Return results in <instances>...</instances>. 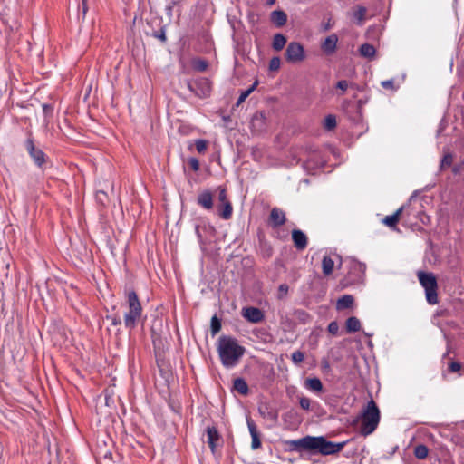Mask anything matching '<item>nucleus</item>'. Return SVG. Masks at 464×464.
Returning <instances> with one entry per match:
<instances>
[{
	"label": "nucleus",
	"mask_w": 464,
	"mask_h": 464,
	"mask_svg": "<svg viewBox=\"0 0 464 464\" xmlns=\"http://www.w3.org/2000/svg\"><path fill=\"white\" fill-rule=\"evenodd\" d=\"M217 350L222 365L227 369L237 366L246 353V348L235 337L228 335L218 338Z\"/></svg>",
	"instance_id": "f257e3e1"
},
{
	"label": "nucleus",
	"mask_w": 464,
	"mask_h": 464,
	"mask_svg": "<svg viewBox=\"0 0 464 464\" xmlns=\"http://www.w3.org/2000/svg\"><path fill=\"white\" fill-rule=\"evenodd\" d=\"M125 296L128 304V311L123 315V321L125 327L130 332L141 319L143 309L134 289H126Z\"/></svg>",
	"instance_id": "f03ea898"
},
{
	"label": "nucleus",
	"mask_w": 464,
	"mask_h": 464,
	"mask_svg": "<svg viewBox=\"0 0 464 464\" xmlns=\"http://www.w3.org/2000/svg\"><path fill=\"white\" fill-rule=\"evenodd\" d=\"M381 419L380 410L373 400L367 402L361 417L360 433L366 437L378 427Z\"/></svg>",
	"instance_id": "7ed1b4c3"
},
{
	"label": "nucleus",
	"mask_w": 464,
	"mask_h": 464,
	"mask_svg": "<svg viewBox=\"0 0 464 464\" xmlns=\"http://www.w3.org/2000/svg\"><path fill=\"white\" fill-rule=\"evenodd\" d=\"M349 440L333 442L324 436H312L311 452L319 453L323 456L334 455L339 453Z\"/></svg>",
	"instance_id": "20e7f679"
},
{
	"label": "nucleus",
	"mask_w": 464,
	"mask_h": 464,
	"mask_svg": "<svg viewBox=\"0 0 464 464\" xmlns=\"http://www.w3.org/2000/svg\"><path fill=\"white\" fill-rule=\"evenodd\" d=\"M417 276L420 285L425 290L428 304H437L439 303L438 282L434 274L431 272L418 271Z\"/></svg>",
	"instance_id": "39448f33"
},
{
	"label": "nucleus",
	"mask_w": 464,
	"mask_h": 464,
	"mask_svg": "<svg viewBox=\"0 0 464 464\" xmlns=\"http://www.w3.org/2000/svg\"><path fill=\"white\" fill-rule=\"evenodd\" d=\"M285 58L289 63H300L306 58L304 45L298 42H290L285 49Z\"/></svg>",
	"instance_id": "423d86ee"
},
{
	"label": "nucleus",
	"mask_w": 464,
	"mask_h": 464,
	"mask_svg": "<svg viewBox=\"0 0 464 464\" xmlns=\"http://www.w3.org/2000/svg\"><path fill=\"white\" fill-rule=\"evenodd\" d=\"M188 90L198 98H207L211 92V82L208 78L201 77L192 82H188Z\"/></svg>",
	"instance_id": "0eeeda50"
},
{
	"label": "nucleus",
	"mask_w": 464,
	"mask_h": 464,
	"mask_svg": "<svg viewBox=\"0 0 464 464\" xmlns=\"http://www.w3.org/2000/svg\"><path fill=\"white\" fill-rule=\"evenodd\" d=\"M365 269L366 266L364 264L356 260H350L348 276L345 278V285H352L361 282L364 276Z\"/></svg>",
	"instance_id": "6e6552de"
},
{
	"label": "nucleus",
	"mask_w": 464,
	"mask_h": 464,
	"mask_svg": "<svg viewBox=\"0 0 464 464\" xmlns=\"http://www.w3.org/2000/svg\"><path fill=\"white\" fill-rule=\"evenodd\" d=\"M24 146L34 164L42 168L46 162V155L41 149L35 147L31 134L25 140Z\"/></svg>",
	"instance_id": "1a4fd4ad"
},
{
	"label": "nucleus",
	"mask_w": 464,
	"mask_h": 464,
	"mask_svg": "<svg viewBox=\"0 0 464 464\" xmlns=\"http://www.w3.org/2000/svg\"><path fill=\"white\" fill-rule=\"evenodd\" d=\"M242 316L252 324L261 323L265 319L264 312L254 306H246L242 309Z\"/></svg>",
	"instance_id": "9d476101"
},
{
	"label": "nucleus",
	"mask_w": 464,
	"mask_h": 464,
	"mask_svg": "<svg viewBox=\"0 0 464 464\" xmlns=\"http://www.w3.org/2000/svg\"><path fill=\"white\" fill-rule=\"evenodd\" d=\"M291 451L307 450L311 452L312 436L286 441Z\"/></svg>",
	"instance_id": "9b49d317"
},
{
	"label": "nucleus",
	"mask_w": 464,
	"mask_h": 464,
	"mask_svg": "<svg viewBox=\"0 0 464 464\" xmlns=\"http://www.w3.org/2000/svg\"><path fill=\"white\" fill-rule=\"evenodd\" d=\"M338 36L336 34L328 35L321 44V50L326 55L334 53L337 48Z\"/></svg>",
	"instance_id": "f8f14e48"
},
{
	"label": "nucleus",
	"mask_w": 464,
	"mask_h": 464,
	"mask_svg": "<svg viewBox=\"0 0 464 464\" xmlns=\"http://www.w3.org/2000/svg\"><path fill=\"white\" fill-rule=\"evenodd\" d=\"M197 204L206 210L213 208V194L210 190H203L198 195Z\"/></svg>",
	"instance_id": "ddd939ff"
},
{
	"label": "nucleus",
	"mask_w": 464,
	"mask_h": 464,
	"mask_svg": "<svg viewBox=\"0 0 464 464\" xmlns=\"http://www.w3.org/2000/svg\"><path fill=\"white\" fill-rule=\"evenodd\" d=\"M286 218L283 210L277 208H272L269 215V224L273 227H278L285 223Z\"/></svg>",
	"instance_id": "4468645a"
},
{
	"label": "nucleus",
	"mask_w": 464,
	"mask_h": 464,
	"mask_svg": "<svg viewBox=\"0 0 464 464\" xmlns=\"http://www.w3.org/2000/svg\"><path fill=\"white\" fill-rule=\"evenodd\" d=\"M292 239L294 246L297 250H304L306 248L308 244V238L306 235L300 229H294L292 231Z\"/></svg>",
	"instance_id": "2eb2a0df"
},
{
	"label": "nucleus",
	"mask_w": 464,
	"mask_h": 464,
	"mask_svg": "<svg viewBox=\"0 0 464 464\" xmlns=\"http://www.w3.org/2000/svg\"><path fill=\"white\" fill-rule=\"evenodd\" d=\"M206 433L208 437L207 443L208 444L211 451L215 452L217 443L220 440L219 432L215 426H208Z\"/></svg>",
	"instance_id": "dca6fc26"
},
{
	"label": "nucleus",
	"mask_w": 464,
	"mask_h": 464,
	"mask_svg": "<svg viewBox=\"0 0 464 464\" xmlns=\"http://www.w3.org/2000/svg\"><path fill=\"white\" fill-rule=\"evenodd\" d=\"M405 210V206H401V208H399L394 214L392 215H390V216H386L383 219H382V223L384 225H386L388 227L392 228V229H394L396 228V226L400 220V217L402 215V213L404 212Z\"/></svg>",
	"instance_id": "f3484780"
},
{
	"label": "nucleus",
	"mask_w": 464,
	"mask_h": 464,
	"mask_svg": "<svg viewBox=\"0 0 464 464\" xmlns=\"http://www.w3.org/2000/svg\"><path fill=\"white\" fill-rule=\"evenodd\" d=\"M247 426L252 439L251 448L252 450H257L261 447V440L256 425L252 420H247Z\"/></svg>",
	"instance_id": "a211bd4d"
},
{
	"label": "nucleus",
	"mask_w": 464,
	"mask_h": 464,
	"mask_svg": "<svg viewBox=\"0 0 464 464\" xmlns=\"http://www.w3.org/2000/svg\"><path fill=\"white\" fill-rule=\"evenodd\" d=\"M270 21L277 27H283L287 22V14L283 10H275L270 14Z\"/></svg>",
	"instance_id": "6ab92c4d"
},
{
	"label": "nucleus",
	"mask_w": 464,
	"mask_h": 464,
	"mask_svg": "<svg viewBox=\"0 0 464 464\" xmlns=\"http://www.w3.org/2000/svg\"><path fill=\"white\" fill-rule=\"evenodd\" d=\"M304 386L315 393H321L324 391V386L321 380L317 377L307 378L304 381Z\"/></svg>",
	"instance_id": "aec40b11"
},
{
	"label": "nucleus",
	"mask_w": 464,
	"mask_h": 464,
	"mask_svg": "<svg viewBox=\"0 0 464 464\" xmlns=\"http://www.w3.org/2000/svg\"><path fill=\"white\" fill-rule=\"evenodd\" d=\"M218 214L221 218L225 220L230 219L233 214V207L231 202H225L224 204H219L218 206Z\"/></svg>",
	"instance_id": "412c9836"
},
{
	"label": "nucleus",
	"mask_w": 464,
	"mask_h": 464,
	"mask_svg": "<svg viewBox=\"0 0 464 464\" xmlns=\"http://www.w3.org/2000/svg\"><path fill=\"white\" fill-rule=\"evenodd\" d=\"M286 43H287V38L285 35H284L283 34H280V33L276 34L273 37L272 48L276 52H280L281 50L284 49Z\"/></svg>",
	"instance_id": "4be33fe9"
},
{
	"label": "nucleus",
	"mask_w": 464,
	"mask_h": 464,
	"mask_svg": "<svg viewBox=\"0 0 464 464\" xmlns=\"http://www.w3.org/2000/svg\"><path fill=\"white\" fill-rule=\"evenodd\" d=\"M233 389L235 391H237L238 393H240L241 395H245V396L247 395L248 392H249L248 385H247L246 380L241 377H237L234 380Z\"/></svg>",
	"instance_id": "5701e85b"
},
{
	"label": "nucleus",
	"mask_w": 464,
	"mask_h": 464,
	"mask_svg": "<svg viewBox=\"0 0 464 464\" xmlns=\"http://www.w3.org/2000/svg\"><path fill=\"white\" fill-rule=\"evenodd\" d=\"M354 298L351 295H344L337 300L336 309L344 310L351 308L353 304Z\"/></svg>",
	"instance_id": "b1692460"
},
{
	"label": "nucleus",
	"mask_w": 464,
	"mask_h": 464,
	"mask_svg": "<svg viewBox=\"0 0 464 464\" xmlns=\"http://www.w3.org/2000/svg\"><path fill=\"white\" fill-rule=\"evenodd\" d=\"M346 331L349 334L356 333L361 329V322L355 316L349 317L345 322Z\"/></svg>",
	"instance_id": "393cba45"
},
{
	"label": "nucleus",
	"mask_w": 464,
	"mask_h": 464,
	"mask_svg": "<svg viewBox=\"0 0 464 464\" xmlns=\"http://www.w3.org/2000/svg\"><path fill=\"white\" fill-rule=\"evenodd\" d=\"M334 261L329 256H324L322 260L323 274L325 276H330L334 271Z\"/></svg>",
	"instance_id": "a878e982"
},
{
	"label": "nucleus",
	"mask_w": 464,
	"mask_h": 464,
	"mask_svg": "<svg viewBox=\"0 0 464 464\" xmlns=\"http://www.w3.org/2000/svg\"><path fill=\"white\" fill-rule=\"evenodd\" d=\"M360 54L365 58H372L375 55L376 50L372 44H363L359 49Z\"/></svg>",
	"instance_id": "bb28decb"
},
{
	"label": "nucleus",
	"mask_w": 464,
	"mask_h": 464,
	"mask_svg": "<svg viewBox=\"0 0 464 464\" xmlns=\"http://www.w3.org/2000/svg\"><path fill=\"white\" fill-rule=\"evenodd\" d=\"M259 412L263 417L267 418L273 421H276L278 419L277 411L270 409L267 405H266L264 408H259Z\"/></svg>",
	"instance_id": "cd10ccee"
},
{
	"label": "nucleus",
	"mask_w": 464,
	"mask_h": 464,
	"mask_svg": "<svg viewBox=\"0 0 464 464\" xmlns=\"http://www.w3.org/2000/svg\"><path fill=\"white\" fill-rule=\"evenodd\" d=\"M258 84V82L256 81L246 91L241 92L236 105L239 106L241 103H243L246 99L256 90V86Z\"/></svg>",
	"instance_id": "c85d7f7f"
},
{
	"label": "nucleus",
	"mask_w": 464,
	"mask_h": 464,
	"mask_svg": "<svg viewBox=\"0 0 464 464\" xmlns=\"http://www.w3.org/2000/svg\"><path fill=\"white\" fill-rule=\"evenodd\" d=\"M221 320L217 316V314L213 315L210 321V331L212 336H215L221 330Z\"/></svg>",
	"instance_id": "c756f323"
},
{
	"label": "nucleus",
	"mask_w": 464,
	"mask_h": 464,
	"mask_svg": "<svg viewBox=\"0 0 464 464\" xmlns=\"http://www.w3.org/2000/svg\"><path fill=\"white\" fill-rule=\"evenodd\" d=\"M429 454V449L424 444H419L414 449V456L419 459H424Z\"/></svg>",
	"instance_id": "7c9ffc66"
},
{
	"label": "nucleus",
	"mask_w": 464,
	"mask_h": 464,
	"mask_svg": "<svg viewBox=\"0 0 464 464\" xmlns=\"http://www.w3.org/2000/svg\"><path fill=\"white\" fill-rule=\"evenodd\" d=\"M336 118L333 114H329L324 118V127L327 130H332L336 127Z\"/></svg>",
	"instance_id": "2f4dec72"
},
{
	"label": "nucleus",
	"mask_w": 464,
	"mask_h": 464,
	"mask_svg": "<svg viewBox=\"0 0 464 464\" xmlns=\"http://www.w3.org/2000/svg\"><path fill=\"white\" fill-rule=\"evenodd\" d=\"M208 62L203 59H197L193 62L194 68L198 72H204L208 68Z\"/></svg>",
	"instance_id": "473e14b6"
},
{
	"label": "nucleus",
	"mask_w": 464,
	"mask_h": 464,
	"mask_svg": "<svg viewBox=\"0 0 464 464\" xmlns=\"http://www.w3.org/2000/svg\"><path fill=\"white\" fill-rule=\"evenodd\" d=\"M218 201L220 204H224L225 202H230L227 198V189L225 187L219 186L218 188Z\"/></svg>",
	"instance_id": "72a5a7b5"
},
{
	"label": "nucleus",
	"mask_w": 464,
	"mask_h": 464,
	"mask_svg": "<svg viewBox=\"0 0 464 464\" xmlns=\"http://www.w3.org/2000/svg\"><path fill=\"white\" fill-rule=\"evenodd\" d=\"M195 146L198 153H203L207 150L208 141L206 140L198 139L195 141Z\"/></svg>",
	"instance_id": "f704fd0d"
},
{
	"label": "nucleus",
	"mask_w": 464,
	"mask_h": 464,
	"mask_svg": "<svg viewBox=\"0 0 464 464\" xmlns=\"http://www.w3.org/2000/svg\"><path fill=\"white\" fill-rule=\"evenodd\" d=\"M291 359L295 364L301 363L304 360V353L299 350L295 351L292 353Z\"/></svg>",
	"instance_id": "c9c22d12"
},
{
	"label": "nucleus",
	"mask_w": 464,
	"mask_h": 464,
	"mask_svg": "<svg viewBox=\"0 0 464 464\" xmlns=\"http://www.w3.org/2000/svg\"><path fill=\"white\" fill-rule=\"evenodd\" d=\"M311 404H312V401L309 398L304 397V396L299 398V405L303 410L310 411Z\"/></svg>",
	"instance_id": "e433bc0d"
},
{
	"label": "nucleus",
	"mask_w": 464,
	"mask_h": 464,
	"mask_svg": "<svg viewBox=\"0 0 464 464\" xmlns=\"http://www.w3.org/2000/svg\"><path fill=\"white\" fill-rule=\"evenodd\" d=\"M281 60L280 57L275 56L272 57L269 61V70L270 71H277L280 68Z\"/></svg>",
	"instance_id": "4c0bfd02"
},
{
	"label": "nucleus",
	"mask_w": 464,
	"mask_h": 464,
	"mask_svg": "<svg viewBox=\"0 0 464 464\" xmlns=\"http://www.w3.org/2000/svg\"><path fill=\"white\" fill-rule=\"evenodd\" d=\"M261 253L264 257L269 258L273 255V248L270 245L265 243L261 246Z\"/></svg>",
	"instance_id": "58836bf2"
},
{
	"label": "nucleus",
	"mask_w": 464,
	"mask_h": 464,
	"mask_svg": "<svg viewBox=\"0 0 464 464\" xmlns=\"http://www.w3.org/2000/svg\"><path fill=\"white\" fill-rule=\"evenodd\" d=\"M453 163V156L451 153H446L441 160V168L450 167Z\"/></svg>",
	"instance_id": "ea45409f"
},
{
	"label": "nucleus",
	"mask_w": 464,
	"mask_h": 464,
	"mask_svg": "<svg viewBox=\"0 0 464 464\" xmlns=\"http://www.w3.org/2000/svg\"><path fill=\"white\" fill-rule=\"evenodd\" d=\"M288 290H289V287L286 284L280 285L278 287L277 298L280 300L284 299L286 296V295L288 294Z\"/></svg>",
	"instance_id": "a19ab883"
},
{
	"label": "nucleus",
	"mask_w": 464,
	"mask_h": 464,
	"mask_svg": "<svg viewBox=\"0 0 464 464\" xmlns=\"http://www.w3.org/2000/svg\"><path fill=\"white\" fill-rule=\"evenodd\" d=\"M9 264L4 258L0 260V276H7Z\"/></svg>",
	"instance_id": "79ce46f5"
},
{
	"label": "nucleus",
	"mask_w": 464,
	"mask_h": 464,
	"mask_svg": "<svg viewBox=\"0 0 464 464\" xmlns=\"http://www.w3.org/2000/svg\"><path fill=\"white\" fill-rule=\"evenodd\" d=\"M153 36L160 40L162 43H166L167 41L166 30L164 27H161L159 31L154 32Z\"/></svg>",
	"instance_id": "37998d69"
},
{
	"label": "nucleus",
	"mask_w": 464,
	"mask_h": 464,
	"mask_svg": "<svg viewBox=\"0 0 464 464\" xmlns=\"http://www.w3.org/2000/svg\"><path fill=\"white\" fill-rule=\"evenodd\" d=\"M327 330L332 335H337L339 333L338 323L336 321L331 322L327 326Z\"/></svg>",
	"instance_id": "c03bdc74"
},
{
	"label": "nucleus",
	"mask_w": 464,
	"mask_h": 464,
	"mask_svg": "<svg viewBox=\"0 0 464 464\" xmlns=\"http://www.w3.org/2000/svg\"><path fill=\"white\" fill-rule=\"evenodd\" d=\"M43 112L45 118H51L53 112V107L51 104H43Z\"/></svg>",
	"instance_id": "a18cd8bd"
},
{
	"label": "nucleus",
	"mask_w": 464,
	"mask_h": 464,
	"mask_svg": "<svg viewBox=\"0 0 464 464\" xmlns=\"http://www.w3.org/2000/svg\"><path fill=\"white\" fill-rule=\"evenodd\" d=\"M107 320H111V324L113 326H118L121 324V319L118 314L115 315H107Z\"/></svg>",
	"instance_id": "49530a36"
},
{
	"label": "nucleus",
	"mask_w": 464,
	"mask_h": 464,
	"mask_svg": "<svg viewBox=\"0 0 464 464\" xmlns=\"http://www.w3.org/2000/svg\"><path fill=\"white\" fill-rule=\"evenodd\" d=\"M188 164L194 171H198L199 169L200 164L198 159L194 157L189 158Z\"/></svg>",
	"instance_id": "de8ad7c7"
},
{
	"label": "nucleus",
	"mask_w": 464,
	"mask_h": 464,
	"mask_svg": "<svg viewBox=\"0 0 464 464\" xmlns=\"http://www.w3.org/2000/svg\"><path fill=\"white\" fill-rule=\"evenodd\" d=\"M366 14V8L363 6H360L356 13L354 14V16L359 21H362L364 19V16Z\"/></svg>",
	"instance_id": "09e8293b"
},
{
	"label": "nucleus",
	"mask_w": 464,
	"mask_h": 464,
	"mask_svg": "<svg viewBox=\"0 0 464 464\" xmlns=\"http://www.w3.org/2000/svg\"><path fill=\"white\" fill-rule=\"evenodd\" d=\"M461 369V364L459 362H451L449 363V371L451 372H457Z\"/></svg>",
	"instance_id": "8fccbe9b"
},
{
	"label": "nucleus",
	"mask_w": 464,
	"mask_h": 464,
	"mask_svg": "<svg viewBox=\"0 0 464 464\" xmlns=\"http://www.w3.org/2000/svg\"><path fill=\"white\" fill-rule=\"evenodd\" d=\"M349 85L350 84L346 80H341L336 83V88L344 92L348 89Z\"/></svg>",
	"instance_id": "3c124183"
},
{
	"label": "nucleus",
	"mask_w": 464,
	"mask_h": 464,
	"mask_svg": "<svg viewBox=\"0 0 464 464\" xmlns=\"http://www.w3.org/2000/svg\"><path fill=\"white\" fill-rule=\"evenodd\" d=\"M334 26L332 18H328L326 22H324L321 25L323 32L329 31Z\"/></svg>",
	"instance_id": "603ef678"
},
{
	"label": "nucleus",
	"mask_w": 464,
	"mask_h": 464,
	"mask_svg": "<svg viewBox=\"0 0 464 464\" xmlns=\"http://www.w3.org/2000/svg\"><path fill=\"white\" fill-rule=\"evenodd\" d=\"M195 233H196V235H197V237H198V242H199L201 245H204V244H205V242H204V239H203V236H202V234H201V232H200V227H199L198 225H197V226L195 227Z\"/></svg>",
	"instance_id": "864d4df0"
},
{
	"label": "nucleus",
	"mask_w": 464,
	"mask_h": 464,
	"mask_svg": "<svg viewBox=\"0 0 464 464\" xmlns=\"http://www.w3.org/2000/svg\"><path fill=\"white\" fill-rule=\"evenodd\" d=\"M382 86L384 89H393L394 82L392 80H386V81L382 82Z\"/></svg>",
	"instance_id": "5fc2aeb1"
},
{
	"label": "nucleus",
	"mask_w": 464,
	"mask_h": 464,
	"mask_svg": "<svg viewBox=\"0 0 464 464\" xmlns=\"http://www.w3.org/2000/svg\"><path fill=\"white\" fill-rule=\"evenodd\" d=\"M175 6H171V5L169 3L168 5L166 6V14L169 16V17H171L172 16V13H173V8Z\"/></svg>",
	"instance_id": "6e6d98bb"
},
{
	"label": "nucleus",
	"mask_w": 464,
	"mask_h": 464,
	"mask_svg": "<svg viewBox=\"0 0 464 464\" xmlns=\"http://www.w3.org/2000/svg\"><path fill=\"white\" fill-rule=\"evenodd\" d=\"M182 2V0H169V4L171 5V6H177L179 5L180 3Z\"/></svg>",
	"instance_id": "4d7b16f0"
},
{
	"label": "nucleus",
	"mask_w": 464,
	"mask_h": 464,
	"mask_svg": "<svg viewBox=\"0 0 464 464\" xmlns=\"http://www.w3.org/2000/svg\"><path fill=\"white\" fill-rule=\"evenodd\" d=\"M276 0H267L268 5H273L276 3Z\"/></svg>",
	"instance_id": "13d9d810"
},
{
	"label": "nucleus",
	"mask_w": 464,
	"mask_h": 464,
	"mask_svg": "<svg viewBox=\"0 0 464 464\" xmlns=\"http://www.w3.org/2000/svg\"><path fill=\"white\" fill-rule=\"evenodd\" d=\"M82 9H83V13H86L87 11V6H86V2H82Z\"/></svg>",
	"instance_id": "bf43d9fd"
},
{
	"label": "nucleus",
	"mask_w": 464,
	"mask_h": 464,
	"mask_svg": "<svg viewBox=\"0 0 464 464\" xmlns=\"http://www.w3.org/2000/svg\"><path fill=\"white\" fill-rule=\"evenodd\" d=\"M324 367H326V368H328V367H329V363H328V362H324Z\"/></svg>",
	"instance_id": "052dcab7"
},
{
	"label": "nucleus",
	"mask_w": 464,
	"mask_h": 464,
	"mask_svg": "<svg viewBox=\"0 0 464 464\" xmlns=\"http://www.w3.org/2000/svg\"><path fill=\"white\" fill-rule=\"evenodd\" d=\"M461 164H462V166L464 167V160H462V163H461Z\"/></svg>",
	"instance_id": "680f3d73"
},
{
	"label": "nucleus",
	"mask_w": 464,
	"mask_h": 464,
	"mask_svg": "<svg viewBox=\"0 0 464 464\" xmlns=\"http://www.w3.org/2000/svg\"><path fill=\"white\" fill-rule=\"evenodd\" d=\"M87 0H82V2H86Z\"/></svg>",
	"instance_id": "e2e57ef3"
}]
</instances>
